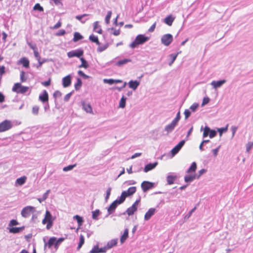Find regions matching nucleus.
<instances>
[{
  "label": "nucleus",
  "mask_w": 253,
  "mask_h": 253,
  "mask_svg": "<svg viewBox=\"0 0 253 253\" xmlns=\"http://www.w3.org/2000/svg\"><path fill=\"white\" fill-rule=\"evenodd\" d=\"M149 40V38L148 37H146L144 35L139 34L136 37L134 41L129 44V47L131 48H135L138 45L144 44Z\"/></svg>",
  "instance_id": "obj_1"
},
{
  "label": "nucleus",
  "mask_w": 253,
  "mask_h": 253,
  "mask_svg": "<svg viewBox=\"0 0 253 253\" xmlns=\"http://www.w3.org/2000/svg\"><path fill=\"white\" fill-rule=\"evenodd\" d=\"M13 127V124L10 120H5L0 123V132L10 129Z\"/></svg>",
  "instance_id": "obj_2"
},
{
  "label": "nucleus",
  "mask_w": 253,
  "mask_h": 253,
  "mask_svg": "<svg viewBox=\"0 0 253 253\" xmlns=\"http://www.w3.org/2000/svg\"><path fill=\"white\" fill-rule=\"evenodd\" d=\"M35 211V208L34 207L28 206L24 207L21 211V214L24 218L29 217L32 213Z\"/></svg>",
  "instance_id": "obj_3"
},
{
  "label": "nucleus",
  "mask_w": 253,
  "mask_h": 253,
  "mask_svg": "<svg viewBox=\"0 0 253 253\" xmlns=\"http://www.w3.org/2000/svg\"><path fill=\"white\" fill-rule=\"evenodd\" d=\"M29 89V87L22 86L20 83H16L13 85L12 90L18 93H25Z\"/></svg>",
  "instance_id": "obj_4"
},
{
  "label": "nucleus",
  "mask_w": 253,
  "mask_h": 253,
  "mask_svg": "<svg viewBox=\"0 0 253 253\" xmlns=\"http://www.w3.org/2000/svg\"><path fill=\"white\" fill-rule=\"evenodd\" d=\"M123 202H124V201L122 200V199H121L120 197H119L118 199L115 200L110 205V206L108 207V208L107 209L108 214H111L113 213L115 211L117 206L119 205L122 204Z\"/></svg>",
  "instance_id": "obj_5"
},
{
  "label": "nucleus",
  "mask_w": 253,
  "mask_h": 253,
  "mask_svg": "<svg viewBox=\"0 0 253 253\" xmlns=\"http://www.w3.org/2000/svg\"><path fill=\"white\" fill-rule=\"evenodd\" d=\"M136 190V187H130L126 191H123L120 197L124 202L126 197L133 195Z\"/></svg>",
  "instance_id": "obj_6"
},
{
  "label": "nucleus",
  "mask_w": 253,
  "mask_h": 253,
  "mask_svg": "<svg viewBox=\"0 0 253 253\" xmlns=\"http://www.w3.org/2000/svg\"><path fill=\"white\" fill-rule=\"evenodd\" d=\"M173 41V37L170 34L164 35L161 38V42L165 46H169Z\"/></svg>",
  "instance_id": "obj_7"
},
{
  "label": "nucleus",
  "mask_w": 253,
  "mask_h": 253,
  "mask_svg": "<svg viewBox=\"0 0 253 253\" xmlns=\"http://www.w3.org/2000/svg\"><path fill=\"white\" fill-rule=\"evenodd\" d=\"M84 51L81 49H78L76 50H73L70 51L67 53V55L69 58H72L74 57H77L79 58H81V57L83 55Z\"/></svg>",
  "instance_id": "obj_8"
},
{
  "label": "nucleus",
  "mask_w": 253,
  "mask_h": 253,
  "mask_svg": "<svg viewBox=\"0 0 253 253\" xmlns=\"http://www.w3.org/2000/svg\"><path fill=\"white\" fill-rule=\"evenodd\" d=\"M44 218L47 221V224L46 225V228L48 230L50 229L53 225V219L52 218L51 214L48 211H46Z\"/></svg>",
  "instance_id": "obj_9"
},
{
  "label": "nucleus",
  "mask_w": 253,
  "mask_h": 253,
  "mask_svg": "<svg viewBox=\"0 0 253 253\" xmlns=\"http://www.w3.org/2000/svg\"><path fill=\"white\" fill-rule=\"evenodd\" d=\"M141 188L144 192H146L154 187V183L144 181L141 184Z\"/></svg>",
  "instance_id": "obj_10"
},
{
  "label": "nucleus",
  "mask_w": 253,
  "mask_h": 253,
  "mask_svg": "<svg viewBox=\"0 0 253 253\" xmlns=\"http://www.w3.org/2000/svg\"><path fill=\"white\" fill-rule=\"evenodd\" d=\"M185 143V140H182L180 141L171 150V155L173 156H175L181 149Z\"/></svg>",
  "instance_id": "obj_11"
},
{
  "label": "nucleus",
  "mask_w": 253,
  "mask_h": 253,
  "mask_svg": "<svg viewBox=\"0 0 253 253\" xmlns=\"http://www.w3.org/2000/svg\"><path fill=\"white\" fill-rule=\"evenodd\" d=\"M226 82L225 80H221L219 81H213L211 82V85L214 89L220 87L223 84Z\"/></svg>",
  "instance_id": "obj_12"
},
{
  "label": "nucleus",
  "mask_w": 253,
  "mask_h": 253,
  "mask_svg": "<svg viewBox=\"0 0 253 253\" xmlns=\"http://www.w3.org/2000/svg\"><path fill=\"white\" fill-rule=\"evenodd\" d=\"M71 84V76L69 75L62 79V85L64 87L69 86Z\"/></svg>",
  "instance_id": "obj_13"
},
{
  "label": "nucleus",
  "mask_w": 253,
  "mask_h": 253,
  "mask_svg": "<svg viewBox=\"0 0 253 253\" xmlns=\"http://www.w3.org/2000/svg\"><path fill=\"white\" fill-rule=\"evenodd\" d=\"M39 100L42 103H45L48 102V94L46 90H43L42 93L40 94Z\"/></svg>",
  "instance_id": "obj_14"
},
{
  "label": "nucleus",
  "mask_w": 253,
  "mask_h": 253,
  "mask_svg": "<svg viewBox=\"0 0 253 253\" xmlns=\"http://www.w3.org/2000/svg\"><path fill=\"white\" fill-rule=\"evenodd\" d=\"M156 209L155 208H150L149 210L146 212L144 215V219L145 220H149L151 217L155 214L156 212Z\"/></svg>",
  "instance_id": "obj_15"
},
{
  "label": "nucleus",
  "mask_w": 253,
  "mask_h": 253,
  "mask_svg": "<svg viewBox=\"0 0 253 253\" xmlns=\"http://www.w3.org/2000/svg\"><path fill=\"white\" fill-rule=\"evenodd\" d=\"M176 125L172 123H171L168 125H167L165 127V131H167V134H169L171 133L174 129Z\"/></svg>",
  "instance_id": "obj_16"
},
{
  "label": "nucleus",
  "mask_w": 253,
  "mask_h": 253,
  "mask_svg": "<svg viewBox=\"0 0 253 253\" xmlns=\"http://www.w3.org/2000/svg\"><path fill=\"white\" fill-rule=\"evenodd\" d=\"M139 84L140 82L137 80H130L128 83L129 87L133 89L134 90L137 89Z\"/></svg>",
  "instance_id": "obj_17"
},
{
  "label": "nucleus",
  "mask_w": 253,
  "mask_h": 253,
  "mask_svg": "<svg viewBox=\"0 0 253 253\" xmlns=\"http://www.w3.org/2000/svg\"><path fill=\"white\" fill-rule=\"evenodd\" d=\"M158 165V162H155L154 163H150L146 165L144 169V171L147 172L148 171L154 169Z\"/></svg>",
  "instance_id": "obj_18"
},
{
  "label": "nucleus",
  "mask_w": 253,
  "mask_h": 253,
  "mask_svg": "<svg viewBox=\"0 0 253 253\" xmlns=\"http://www.w3.org/2000/svg\"><path fill=\"white\" fill-rule=\"evenodd\" d=\"M118 239H113L108 241L106 244L107 248L108 250L112 248L114 246H116L118 243Z\"/></svg>",
  "instance_id": "obj_19"
},
{
  "label": "nucleus",
  "mask_w": 253,
  "mask_h": 253,
  "mask_svg": "<svg viewBox=\"0 0 253 253\" xmlns=\"http://www.w3.org/2000/svg\"><path fill=\"white\" fill-rule=\"evenodd\" d=\"M55 237H53L49 238L47 243H45L44 248L47 246L48 248H51V247L54 246L55 247Z\"/></svg>",
  "instance_id": "obj_20"
},
{
  "label": "nucleus",
  "mask_w": 253,
  "mask_h": 253,
  "mask_svg": "<svg viewBox=\"0 0 253 253\" xmlns=\"http://www.w3.org/2000/svg\"><path fill=\"white\" fill-rule=\"evenodd\" d=\"M128 237V229L126 228L124 230L123 234L121 236L120 238V242L123 244L127 239Z\"/></svg>",
  "instance_id": "obj_21"
},
{
  "label": "nucleus",
  "mask_w": 253,
  "mask_h": 253,
  "mask_svg": "<svg viewBox=\"0 0 253 253\" xmlns=\"http://www.w3.org/2000/svg\"><path fill=\"white\" fill-rule=\"evenodd\" d=\"M174 20V17L172 15H169L164 19L165 23L169 26H171Z\"/></svg>",
  "instance_id": "obj_22"
},
{
  "label": "nucleus",
  "mask_w": 253,
  "mask_h": 253,
  "mask_svg": "<svg viewBox=\"0 0 253 253\" xmlns=\"http://www.w3.org/2000/svg\"><path fill=\"white\" fill-rule=\"evenodd\" d=\"M19 63L22 64L23 67L26 68L29 67V61L26 57L21 58L19 61Z\"/></svg>",
  "instance_id": "obj_23"
},
{
  "label": "nucleus",
  "mask_w": 253,
  "mask_h": 253,
  "mask_svg": "<svg viewBox=\"0 0 253 253\" xmlns=\"http://www.w3.org/2000/svg\"><path fill=\"white\" fill-rule=\"evenodd\" d=\"M195 179H197L195 174L193 175H186L184 176V181L187 183L191 182Z\"/></svg>",
  "instance_id": "obj_24"
},
{
  "label": "nucleus",
  "mask_w": 253,
  "mask_h": 253,
  "mask_svg": "<svg viewBox=\"0 0 253 253\" xmlns=\"http://www.w3.org/2000/svg\"><path fill=\"white\" fill-rule=\"evenodd\" d=\"M83 109L88 113H92V110L91 105L89 104L83 102L82 104Z\"/></svg>",
  "instance_id": "obj_25"
},
{
  "label": "nucleus",
  "mask_w": 253,
  "mask_h": 253,
  "mask_svg": "<svg viewBox=\"0 0 253 253\" xmlns=\"http://www.w3.org/2000/svg\"><path fill=\"white\" fill-rule=\"evenodd\" d=\"M177 178L176 175H168L167 177V181L168 184L171 185Z\"/></svg>",
  "instance_id": "obj_26"
},
{
  "label": "nucleus",
  "mask_w": 253,
  "mask_h": 253,
  "mask_svg": "<svg viewBox=\"0 0 253 253\" xmlns=\"http://www.w3.org/2000/svg\"><path fill=\"white\" fill-rule=\"evenodd\" d=\"M25 229V226L20 227H11L9 229V232L12 233H18L22 231Z\"/></svg>",
  "instance_id": "obj_27"
},
{
  "label": "nucleus",
  "mask_w": 253,
  "mask_h": 253,
  "mask_svg": "<svg viewBox=\"0 0 253 253\" xmlns=\"http://www.w3.org/2000/svg\"><path fill=\"white\" fill-rule=\"evenodd\" d=\"M73 218L74 219H76L78 222V228L77 229V231L78 230L79 228L82 225L84 220L82 217L78 215H76L73 217Z\"/></svg>",
  "instance_id": "obj_28"
},
{
  "label": "nucleus",
  "mask_w": 253,
  "mask_h": 253,
  "mask_svg": "<svg viewBox=\"0 0 253 253\" xmlns=\"http://www.w3.org/2000/svg\"><path fill=\"white\" fill-rule=\"evenodd\" d=\"M26 179L27 177L25 176L17 178L16 180V184H18L20 186L23 185L25 183Z\"/></svg>",
  "instance_id": "obj_29"
},
{
  "label": "nucleus",
  "mask_w": 253,
  "mask_h": 253,
  "mask_svg": "<svg viewBox=\"0 0 253 253\" xmlns=\"http://www.w3.org/2000/svg\"><path fill=\"white\" fill-rule=\"evenodd\" d=\"M197 169V164L195 162H193L189 167V168L187 170L186 172L188 173H192L195 172Z\"/></svg>",
  "instance_id": "obj_30"
},
{
  "label": "nucleus",
  "mask_w": 253,
  "mask_h": 253,
  "mask_svg": "<svg viewBox=\"0 0 253 253\" xmlns=\"http://www.w3.org/2000/svg\"><path fill=\"white\" fill-rule=\"evenodd\" d=\"M137 209V208H134V206H131L126 210V212L129 216H130L132 215L134 212L136 211Z\"/></svg>",
  "instance_id": "obj_31"
},
{
  "label": "nucleus",
  "mask_w": 253,
  "mask_h": 253,
  "mask_svg": "<svg viewBox=\"0 0 253 253\" xmlns=\"http://www.w3.org/2000/svg\"><path fill=\"white\" fill-rule=\"evenodd\" d=\"M88 16V14H84L81 15H77L76 16V19L79 20L81 23H84L88 19L86 18L85 19H84L83 18Z\"/></svg>",
  "instance_id": "obj_32"
},
{
  "label": "nucleus",
  "mask_w": 253,
  "mask_h": 253,
  "mask_svg": "<svg viewBox=\"0 0 253 253\" xmlns=\"http://www.w3.org/2000/svg\"><path fill=\"white\" fill-rule=\"evenodd\" d=\"M131 62V60L129 59H124L118 61L115 65L118 66H122V65L126 64L128 62Z\"/></svg>",
  "instance_id": "obj_33"
},
{
  "label": "nucleus",
  "mask_w": 253,
  "mask_h": 253,
  "mask_svg": "<svg viewBox=\"0 0 253 253\" xmlns=\"http://www.w3.org/2000/svg\"><path fill=\"white\" fill-rule=\"evenodd\" d=\"M80 60L82 62V64L79 66V68H84L86 69L88 67V64L84 58L83 57H81Z\"/></svg>",
  "instance_id": "obj_34"
},
{
  "label": "nucleus",
  "mask_w": 253,
  "mask_h": 253,
  "mask_svg": "<svg viewBox=\"0 0 253 253\" xmlns=\"http://www.w3.org/2000/svg\"><path fill=\"white\" fill-rule=\"evenodd\" d=\"M89 39L92 42H95L97 45H100V43L99 41H98V39L97 36H95L94 35L92 34V35H90V36L89 37Z\"/></svg>",
  "instance_id": "obj_35"
},
{
  "label": "nucleus",
  "mask_w": 253,
  "mask_h": 253,
  "mask_svg": "<svg viewBox=\"0 0 253 253\" xmlns=\"http://www.w3.org/2000/svg\"><path fill=\"white\" fill-rule=\"evenodd\" d=\"M83 39V37L78 32H75L74 34L73 42H76Z\"/></svg>",
  "instance_id": "obj_36"
},
{
  "label": "nucleus",
  "mask_w": 253,
  "mask_h": 253,
  "mask_svg": "<svg viewBox=\"0 0 253 253\" xmlns=\"http://www.w3.org/2000/svg\"><path fill=\"white\" fill-rule=\"evenodd\" d=\"M177 57V54H170L169 55V57L170 58V61L169 62V65L171 66Z\"/></svg>",
  "instance_id": "obj_37"
},
{
  "label": "nucleus",
  "mask_w": 253,
  "mask_h": 253,
  "mask_svg": "<svg viewBox=\"0 0 253 253\" xmlns=\"http://www.w3.org/2000/svg\"><path fill=\"white\" fill-rule=\"evenodd\" d=\"M84 236L81 234L80 236V241L78 244V246L77 247V250H79L82 247V246L84 245Z\"/></svg>",
  "instance_id": "obj_38"
},
{
  "label": "nucleus",
  "mask_w": 253,
  "mask_h": 253,
  "mask_svg": "<svg viewBox=\"0 0 253 253\" xmlns=\"http://www.w3.org/2000/svg\"><path fill=\"white\" fill-rule=\"evenodd\" d=\"M126 98L124 96H123L121 98L119 102V107L121 108H124L126 107Z\"/></svg>",
  "instance_id": "obj_39"
},
{
  "label": "nucleus",
  "mask_w": 253,
  "mask_h": 253,
  "mask_svg": "<svg viewBox=\"0 0 253 253\" xmlns=\"http://www.w3.org/2000/svg\"><path fill=\"white\" fill-rule=\"evenodd\" d=\"M100 28V26L98 25V21H96L94 23H93V30L94 31H95L96 32L99 33V34H101L102 33V30L101 28H99V30H98V29Z\"/></svg>",
  "instance_id": "obj_40"
},
{
  "label": "nucleus",
  "mask_w": 253,
  "mask_h": 253,
  "mask_svg": "<svg viewBox=\"0 0 253 253\" xmlns=\"http://www.w3.org/2000/svg\"><path fill=\"white\" fill-rule=\"evenodd\" d=\"M204 131L203 134V137L206 138L209 135L210 131H211V128L208 126H206L204 128Z\"/></svg>",
  "instance_id": "obj_41"
},
{
  "label": "nucleus",
  "mask_w": 253,
  "mask_h": 253,
  "mask_svg": "<svg viewBox=\"0 0 253 253\" xmlns=\"http://www.w3.org/2000/svg\"><path fill=\"white\" fill-rule=\"evenodd\" d=\"M82 85V82L81 79L77 78V83L75 84V88L76 90L80 89Z\"/></svg>",
  "instance_id": "obj_42"
},
{
  "label": "nucleus",
  "mask_w": 253,
  "mask_h": 253,
  "mask_svg": "<svg viewBox=\"0 0 253 253\" xmlns=\"http://www.w3.org/2000/svg\"><path fill=\"white\" fill-rule=\"evenodd\" d=\"M64 238H60L59 239H57L55 237V249L57 250L59 247V245L64 240Z\"/></svg>",
  "instance_id": "obj_43"
},
{
  "label": "nucleus",
  "mask_w": 253,
  "mask_h": 253,
  "mask_svg": "<svg viewBox=\"0 0 253 253\" xmlns=\"http://www.w3.org/2000/svg\"><path fill=\"white\" fill-rule=\"evenodd\" d=\"M100 212L99 210H96L92 212V218L95 220H98V216Z\"/></svg>",
  "instance_id": "obj_44"
},
{
  "label": "nucleus",
  "mask_w": 253,
  "mask_h": 253,
  "mask_svg": "<svg viewBox=\"0 0 253 253\" xmlns=\"http://www.w3.org/2000/svg\"><path fill=\"white\" fill-rule=\"evenodd\" d=\"M180 111H178L176 114V117L172 120V122L177 125L178 122L180 119Z\"/></svg>",
  "instance_id": "obj_45"
},
{
  "label": "nucleus",
  "mask_w": 253,
  "mask_h": 253,
  "mask_svg": "<svg viewBox=\"0 0 253 253\" xmlns=\"http://www.w3.org/2000/svg\"><path fill=\"white\" fill-rule=\"evenodd\" d=\"M108 47V44H105L102 46H99L97 48V51L98 52H101L106 49Z\"/></svg>",
  "instance_id": "obj_46"
},
{
  "label": "nucleus",
  "mask_w": 253,
  "mask_h": 253,
  "mask_svg": "<svg viewBox=\"0 0 253 253\" xmlns=\"http://www.w3.org/2000/svg\"><path fill=\"white\" fill-rule=\"evenodd\" d=\"M228 126V125L227 124L225 127L218 128L217 130L219 132L220 136L223 132H225L227 131Z\"/></svg>",
  "instance_id": "obj_47"
},
{
  "label": "nucleus",
  "mask_w": 253,
  "mask_h": 253,
  "mask_svg": "<svg viewBox=\"0 0 253 253\" xmlns=\"http://www.w3.org/2000/svg\"><path fill=\"white\" fill-rule=\"evenodd\" d=\"M33 9L35 10H38L40 12L43 11V8L39 3H36L34 6Z\"/></svg>",
  "instance_id": "obj_48"
},
{
  "label": "nucleus",
  "mask_w": 253,
  "mask_h": 253,
  "mask_svg": "<svg viewBox=\"0 0 253 253\" xmlns=\"http://www.w3.org/2000/svg\"><path fill=\"white\" fill-rule=\"evenodd\" d=\"M206 171H207V170L205 169H202L198 171V173L195 174L196 175L197 179H199L201 177V176L202 175H203V174H204L205 173H206Z\"/></svg>",
  "instance_id": "obj_49"
},
{
  "label": "nucleus",
  "mask_w": 253,
  "mask_h": 253,
  "mask_svg": "<svg viewBox=\"0 0 253 253\" xmlns=\"http://www.w3.org/2000/svg\"><path fill=\"white\" fill-rule=\"evenodd\" d=\"M76 165H69L67 167H65L63 168V170L64 171H67L71 170L73 169L74 168L76 167Z\"/></svg>",
  "instance_id": "obj_50"
},
{
  "label": "nucleus",
  "mask_w": 253,
  "mask_h": 253,
  "mask_svg": "<svg viewBox=\"0 0 253 253\" xmlns=\"http://www.w3.org/2000/svg\"><path fill=\"white\" fill-rule=\"evenodd\" d=\"M111 15H112V11H108L107 14L105 17V22H106V24H108L109 23Z\"/></svg>",
  "instance_id": "obj_51"
},
{
  "label": "nucleus",
  "mask_w": 253,
  "mask_h": 253,
  "mask_svg": "<svg viewBox=\"0 0 253 253\" xmlns=\"http://www.w3.org/2000/svg\"><path fill=\"white\" fill-rule=\"evenodd\" d=\"M253 146V142H249L247 144H246V151L247 152H249L250 150L252 148Z\"/></svg>",
  "instance_id": "obj_52"
},
{
  "label": "nucleus",
  "mask_w": 253,
  "mask_h": 253,
  "mask_svg": "<svg viewBox=\"0 0 253 253\" xmlns=\"http://www.w3.org/2000/svg\"><path fill=\"white\" fill-rule=\"evenodd\" d=\"M39 107L38 106H34L32 108V113L35 115H37L39 113Z\"/></svg>",
  "instance_id": "obj_53"
},
{
  "label": "nucleus",
  "mask_w": 253,
  "mask_h": 253,
  "mask_svg": "<svg viewBox=\"0 0 253 253\" xmlns=\"http://www.w3.org/2000/svg\"><path fill=\"white\" fill-rule=\"evenodd\" d=\"M112 188L111 187H109L107 191H106V194L105 198V200L106 202L108 201V199H109L110 195L111 194V191Z\"/></svg>",
  "instance_id": "obj_54"
},
{
  "label": "nucleus",
  "mask_w": 253,
  "mask_h": 253,
  "mask_svg": "<svg viewBox=\"0 0 253 253\" xmlns=\"http://www.w3.org/2000/svg\"><path fill=\"white\" fill-rule=\"evenodd\" d=\"M217 134V132L215 130L211 129V131H210L209 137L211 138H212L215 137Z\"/></svg>",
  "instance_id": "obj_55"
},
{
  "label": "nucleus",
  "mask_w": 253,
  "mask_h": 253,
  "mask_svg": "<svg viewBox=\"0 0 253 253\" xmlns=\"http://www.w3.org/2000/svg\"><path fill=\"white\" fill-rule=\"evenodd\" d=\"M25 73L24 71L20 72V81L21 82H25L27 80V78L25 77Z\"/></svg>",
  "instance_id": "obj_56"
},
{
  "label": "nucleus",
  "mask_w": 253,
  "mask_h": 253,
  "mask_svg": "<svg viewBox=\"0 0 253 253\" xmlns=\"http://www.w3.org/2000/svg\"><path fill=\"white\" fill-rule=\"evenodd\" d=\"M199 106V104L197 103H193L190 107V109L192 112H195Z\"/></svg>",
  "instance_id": "obj_57"
},
{
  "label": "nucleus",
  "mask_w": 253,
  "mask_h": 253,
  "mask_svg": "<svg viewBox=\"0 0 253 253\" xmlns=\"http://www.w3.org/2000/svg\"><path fill=\"white\" fill-rule=\"evenodd\" d=\"M103 82L105 84H108L110 85H112V84H115L114 80L112 79H105L103 80Z\"/></svg>",
  "instance_id": "obj_58"
},
{
  "label": "nucleus",
  "mask_w": 253,
  "mask_h": 253,
  "mask_svg": "<svg viewBox=\"0 0 253 253\" xmlns=\"http://www.w3.org/2000/svg\"><path fill=\"white\" fill-rule=\"evenodd\" d=\"M78 74L80 76L82 77L84 79H87L89 78V76L85 74L82 71L79 70L78 72Z\"/></svg>",
  "instance_id": "obj_59"
},
{
  "label": "nucleus",
  "mask_w": 253,
  "mask_h": 253,
  "mask_svg": "<svg viewBox=\"0 0 253 253\" xmlns=\"http://www.w3.org/2000/svg\"><path fill=\"white\" fill-rule=\"evenodd\" d=\"M99 247L98 246L95 245L93 247L91 250L90 251V253H99Z\"/></svg>",
  "instance_id": "obj_60"
},
{
  "label": "nucleus",
  "mask_w": 253,
  "mask_h": 253,
  "mask_svg": "<svg viewBox=\"0 0 253 253\" xmlns=\"http://www.w3.org/2000/svg\"><path fill=\"white\" fill-rule=\"evenodd\" d=\"M62 93L59 90L55 91L53 94V97L55 99H56L57 97H60L61 96Z\"/></svg>",
  "instance_id": "obj_61"
},
{
  "label": "nucleus",
  "mask_w": 253,
  "mask_h": 253,
  "mask_svg": "<svg viewBox=\"0 0 253 253\" xmlns=\"http://www.w3.org/2000/svg\"><path fill=\"white\" fill-rule=\"evenodd\" d=\"M34 53L35 57L37 58V59L38 61H40L41 59V57H40V54L38 51L37 48L34 50Z\"/></svg>",
  "instance_id": "obj_62"
},
{
  "label": "nucleus",
  "mask_w": 253,
  "mask_h": 253,
  "mask_svg": "<svg viewBox=\"0 0 253 253\" xmlns=\"http://www.w3.org/2000/svg\"><path fill=\"white\" fill-rule=\"evenodd\" d=\"M184 114L185 115V119H187L191 115V112L188 109H186L184 111Z\"/></svg>",
  "instance_id": "obj_63"
},
{
  "label": "nucleus",
  "mask_w": 253,
  "mask_h": 253,
  "mask_svg": "<svg viewBox=\"0 0 253 253\" xmlns=\"http://www.w3.org/2000/svg\"><path fill=\"white\" fill-rule=\"evenodd\" d=\"M18 224H19V223L17 222V221L16 220L12 219L11 220H10V221L9 223V226H13L18 225Z\"/></svg>",
  "instance_id": "obj_64"
}]
</instances>
